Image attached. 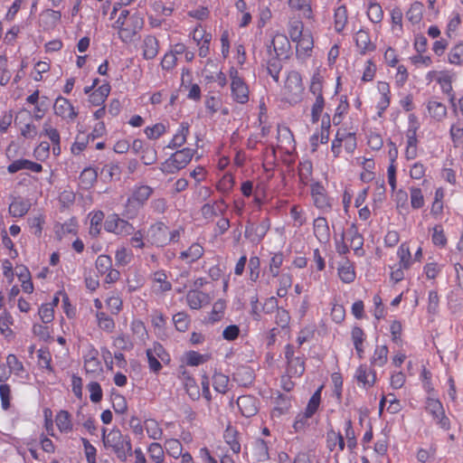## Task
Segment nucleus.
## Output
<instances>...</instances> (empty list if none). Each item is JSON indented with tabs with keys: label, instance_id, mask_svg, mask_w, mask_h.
<instances>
[{
	"label": "nucleus",
	"instance_id": "69168bd1",
	"mask_svg": "<svg viewBox=\"0 0 463 463\" xmlns=\"http://www.w3.org/2000/svg\"><path fill=\"white\" fill-rule=\"evenodd\" d=\"M101 175L109 180H112L113 178H119L120 167L114 164L107 165L102 168Z\"/></svg>",
	"mask_w": 463,
	"mask_h": 463
},
{
	"label": "nucleus",
	"instance_id": "7c9ffc66",
	"mask_svg": "<svg viewBox=\"0 0 463 463\" xmlns=\"http://www.w3.org/2000/svg\"><path fill=\"white\" fill-rule=\"evenodd\" d=\"M448 61L457 66L463 64V43H458L450 48L448 52Z\"/></svg>",
	"mask_w": 463,
	"mask_h": 463
},
{
	"label": "nucleus",
	"instance_id": "a18cd8bd",
	"mask_svg": "<svg viewBox=\"0 0 463 463\" xmlns=\"http://www.w3.org/2000/svg\"><path fill=\"white\" fill-rule=\"evenodd\" d=\"M367 15L371 22L374 24L380 23L383 18L382 6L377 3H371L367 10Z\"/></svg>",
	"mask_w": 463,
	"mask_h": 463
},
{
	"label": "nucleus",
	"instance_id": "603ef678",
	"mask_svg": "<svg viewBox=\"0 0 463 463\" xmlns=\"http://www.w3.org/2000/svg\"><path fill=\"white\" fill-rule=\"evenodd\" d=\"M104 219L102 212L95 213L90 219V234L96 237L100 232L101 223Z\"/></svg>",
	"mask_w": 463,
	"mask_h": 463
},
{
	"label": "nucleus",
	"instance_id": "b1692460",
	"mask_svg": "<svg viewBox=\"0 0 463 463\" xmlns=\"http://www.w3.org/2000/svg\"><path fill=\"white\" fill-rule=\"evenodd\" d=\"M207 300V296L201 291L191 290L186 295L187 304L193 309L201 308Z\"/></svg>",
	"mask_w": 463,
	"mask_h": 463
},
{
	"label": "nucleus",
	"instance_id": "4468645a",
	"mask_svg": "<svg viewBox=\"0 0 463 463\" xmlns=\"http://www.w3.org/2000/svg\"><path fill=\"white\" fill-rule=\"evenodd\" d=\"M233 99L239 103H245L249 99V90L241 79H236L231 83Z\"/></svg>",
	"mask_w": 463,
	"mask_h": 463
},
{
	"label": "nucleus",
	"instance_id": "79ce46f5",
	"mask_svg": "<svg viewBox=\"0 0 463 463\" xmlns=\"http://www.w3.org/2000/svg\"><path fill=\"white\" fill-rule=\"evenodd\" d=\"M426 411L430 413L433 418H439L444 412L442 403L434 398H428L426 402Z\"/></svg>",
	"mask_w": 463,
	"mask_h": 463
},
{
	"label": "nucleus",
	"instance_id": "5fc2aeb1",
	"mask_svg": "<svg viewBox=\"0 0 463 463\" xmlns=\"http://www.w3.org/2000/svg\"><path fill=\"white\" fill-rule=\"evenodd\" d=\"M397 255L400 259L398 264L401 265V267L410 268L411 256L410 249L405 243H402L399 247Z\"/></svg>",
	"mask_w": 463,
	"mask_h": 463
},
{
	"label": "nucleus",
	"instance_id": "58836bf2",
	"mask_svg": "<svg viewBox=\"0 0 463 463\" xmlns=\"http://www.w3.org/2000/svg\"><path fill=\"white\" fill-rule=\"evenodd\" d=\"M304 24L300 20H291L288 24V34L293 41L305 35Z\"/></svg>",
	"mask_w": 463,
	"mask_h": 463
},
{
	"label": "nucleus",
	"instance_id": "6e6552de",
	"mask_svg": "<svg viewBox=\"0 0 463 463\" xmlns=\"http://www.w3.org/2000/svg\"><path fill=\"white\" fill-rule=\"evenodd\" d=\"M53 110L55 115L66 120H74L78 116V112L75 110L69 99L63 97H58L56 99L53 105Z\"/></svg>",
	"mask_w": 463,
	"mask_h": 463
},
{
	"label": "nucleus",
	"instance_id": "0e129e2a",
	"mask_svg": "<svg viewBox=\"0 0 463 463\" xmlns=\"http://www.w3.org/2000/svg\"><path fill=\"white\" fill-rule=\"evenodd\" d=\"M165 132V127L163 124H156L153 127H147L145 129L146 137L150 139H156Z\"/></svg>",
	"mask_w": 463,
	"mask_h": 463
},
{
	"label": "nucleus",
	"instance_id": "37998d69",
	"mask_svg": "<svg viewBox=\"0 0 463 463\" xmlns=\"http://www.w3.org/2000/svg\"><path fill=\"white\" fill-rule=\"evenodd\" d=\"M165 448L166 452L173 458H179L182 455L183 446L178 439H170L165 440Z\"/></svg>",
	"mask_w": 463,
	"mask_h": 463
},
{
	"label": "nucleus",
	"instance_id": "e433bc0d",
	"mask_svg": "<svg viewBox=\"0 0 463 463\" xmlns=\"http://www.w3.org/2000/svg\"><path fill=\"white\" fill-rule=\"evenodd\" d=\"M185 363L190 366H197L210 359L208 354H201L195 351H189L184 354Z\"/></svg>",
	"mask_w": 463,
	"mask_h": 463
},
{
	"label": "nucleus",
	"instance_id": "4d7b16f0",
	"mask_svg": "<svg viewBox=\"0 0 463 463\" xmlns=\"http://www.w3.org/2000/svg\"><path fill=\"white\" fill-rule=\"evenodd\" d=\"M309 90L316 98L323 97L322 76L319 73H315L312 76Z\"/></svg>",
	"mask_w": 463,
	"mask_h": 463
},
{
	"label": "nucleus",
	"instance_id": "5701e85b",
	"mask_svg": "<svg viewBox=\"0 0 463 463\" xmlns=\"http://www.w3.org/2000/svg\"><path fill=\"white\" fill-rule=\"evenodd\" d=\"M388 354L387 345H376L374 353L370 359L371 366L383 367L388 361Z\"/></svg>",
	"mask_w": 463,
	"mask_h": 463
},
{
	"label": "nucleus",
	"instance_id": "c85d7f7f",
	"mask_svg": "<svg viewBox=\"0 0 463 463\" xmlns=\"http://www.w3.org/2000/svg\"><path fill=\"white\" fill-rule=\"evenodd\" d=\"M188 134L189 125L187 123H182L179 131L174 136L168 147L175 148L182 146L185 143Z\"/></svg>",
	"mask_w": 463,
	"mask_h": 463
},
{
	"label": "nucleus",
	"instance_id": "1a4fd4ad",
	"mask_svg": "<svg viewBox=\"0 0 463 463\" xmlns=\"http://www.w3.org/2000/svg\"><path fill=\"white\" fill-rule=\"evenodd\" d=\"M293 42L296 43V54L298 59L305 60L311 56L314 41L309 32H306L304 36Z\"/></svg>",
	"mask_w": 463,
	"mask_h": 463
},
{
	"label": "nucleus",
	"instance_id": "2f4dec72",
	"mask_svg": "<svg viewBox=\"0 0 463 463\" xmlns=\"http://www.w3.org/2000/svg\"><path fill=\"white\" fill-rule=\"evenodd\" d=\"M98 174L93 168H85L80 175V184L82 188H90L97 181Z\"/></svg>",
	"mask_w": 463,
	"mask_h": 463
},
{
	"label": "nucleus",
	"instance_id": "6ab92c4d",
	"mask_svg": "<svg viewBox=\"0 0 463 463\" xmlns=\"http://www.w3.org/2000/svg\"><path fill=\"white\" fill-rule=\"evenodd\" d=\"M274 408L271 412V416L279 417L282 414L287 413L291 407V399L288 395L279 393L274 401Z\"/></svg>",
	"mask_w": 463,
	"mask_h": 463
},
{
	"label": "nucleus",
	"instance_id": "a211bd4d",
	"mask_svg": "<svg viewBox=\"0 0 463 463\" xmlns=\"http://www.w3.org/2000/svg\"><path fill=\"white\" fill-rule=\"evenodd\" d=\"M237 404L245 417H251L258 411L257 402L251 396L239 397Z\"/></svg>",
	"mask_w": 463,
	"mask_h": 463
},
{
	"label": "nucleus",
	"instance_id": "a19ab883",
	"mask_svg": "<svg viewBox=\"0 0 463 463\" xmlns=\"http://www.w3.org/2000/svg\"><path fill=\"white\" fill-rule=\"evenodd\" d=\"M153 281L157 284V291L165 292L171 289V283L167 280V276L163 271L155 272L153 275Z\"/></svg>",
	"mask_w": 463,
	"mask_h": 463
},
{
	"label": "nucleus",
	"instance_id": "9b49d317",
	"mask_svg": "<svg viewBox=\"0 0 463 463\" xmlns=\"http://www.w3.org/2000/svg\"><path fill=\"white\" fill-rule=\"evenodd\" d=\"M152 188L148 185H141L137 187L132 194V196L128 200V205L139 207L151 196Z\"/></svg>",
	"mask_w": 463,
	"mask_h": 463
},
{
	"label": "nucleus",
	"instance_id": "4c0bfd02",
	"mask_svg": "<svg viewBox=\"0 0 463 463\" xmlns=\"http://www.w3.org/2000/svg\"><path fill=\"white\" fill-rule=\"evenodd\" d=\"M411 205L413 209H420L424 206V195L420 188L412 186L410 188Z\"/></svg>",
	"mask_w": 463,
	"mask_h": 463
},
{
	"label": "nucleus",
	"instance_id": "864d4df0",
	"mask_svg": "<svg viewBox=\"0 0 463 463\" xmlns=\"http://www.w3.org/2000/svg\"><path fill=\"white\" fill-rule=\"evenodd\" d=\"M314 205L323 211V212H329L332 208V203L330 201V198L327 196V194H318L317 196H315L312 198Z\"/></svg>",
	"mask_w": 463,
	"mask_h": 463
},
{
	"label": "nucleus",
	"instance_id": "09e8293b",
	"mask_svg": "<svg viewBox=\"0 0 463 463\" xmlns=\"http://www.w3.org/2000/svg\"><path fill=\"white\" fill-rule=\"evenodd\" d=\"M145 428L148 436L153 439H160L163 434L161 428L155 420H146Z\"/></svg>",
	"mask_w": 463,
	"mask_h": 463
},
{
	"label": "nucleus",
	"instance_id": "f257e3e1",
	"mask_svg": "<svg viewBox=\"0 0 463 463\" xmlns=\"http://www.w3.org/2000/svg\"><path fill=\"white\" fill-rule=\"evenodd\" d=\"M143 24V18L137 12L132 13L129 10L122 9L113 27L118 30V34L124 43H131L135 41Z\"/></svg>",
	"mask_w": 463,
	"mask_h": 463
},
{
	"label": "nucleus",
	"instance_id": "72a5a7b5",
	"mask_svg": "<svg viewBox=\"0 0 463 463\" xmlns=\"http://www.w3.org/2000/svg\"><path fill=\"white\" fill-rule=\"evenodd\" d=\"M237 434L238 432L235 429L228 426L223 435L226 443L234 453H239L241 450V445L237 440Z\"/></svg>",
	"mask_w": 463,
	"mask_h": 463
},
{
	"label": "nucleus",
	"instance_id": "bf43d9fd",
	"mask_svg": "<svg viewBox=\"0 0 463 463\" xmlns=\"http://www.w3.org/2000/svg\"><path fill=\"white\" fill-rule=\"evenodd\" d=\"M96 268L100 274H106L112 268V260L108 255H99L96 260Z\"/></svg>",
	"mask_w": 463,
	"mask_h": 463
},
{
	"label": "nucleus",
	"instance_id": "f03ea898",
	"mask_svg": "<svg viewBox=\"0 0 463 463\" xmlns=\"http://www.w3.org/2000/svg\"><path fill=\"white\" fill-rule=\"evenodd\" d=\"M102 439L106 448H110L121 461H126L132 455L130 438L124 436L118 429H113L108 434L102 430Z\"/></svg>",
	"mask_w": 463,
	"mask_h": 463
},
{
	"label": "nucleus",
	"instance_id": "393cba45",
	"mask_svg": "<svg viewBox=\"0 0 463 463\" xmlns=\"http://www.w3.org/2000/svg\"><path fill=\"white\" fill-rule=\"evenodd\" d=\"M449 136L454 147L463 145V121L458 119L450 126Z\"/></svg>",
	"mask_w": 463,
	"mask_h": 463
},
{
	"label": "nucleus",
	"instance_id": "c756f323",
	"mask_svg": "<svg viewBox=\"0 0 463 463\" xmlns=\"http://www.w3.org/2000/svg\"><path fill=\"white\" fill-rule=\"evenodd\" d=\"M203 254V248L198 243H194L187 250L181 252L180 258L182 260H186L189 262H194L200 259Z\"/></svg>",
	"mask_w": 463,
	"mask_h": 463
},
{
	"label": "nucleus",
	"instance_id": "ea45409f",
	"mask_svg": "<svg viewBox=\"0 0 463 463\" xmlns=\"http://www.w3.org/2000/svg\"><path fill=\"white\" fill-rule=\"evenodd\" d=\"M173 322L176 330L180 332H185L189 328L190 318L185 312H178L177 314L174 315Z\"/></svg>",
	"mask_w": 463,
	"mask_h": 463
},
{
	"label": "nucleus",
	"instance_id": "20e7f679",
	"mask_svg": "<svg viewBox=\"0 0 463 463\" xmlns=\"http://www.w3.org/2000/svg\"><path fill=\"white\" fill-rule=\"evenodd\" d=\"M304 87L302 79L298 71H292L288 74L285 82V95L290 102H298L301 99Z\"/></svg>",
	"mask_w": 463,
	"mask_h": 463
},
{
	"label": "nucleus",
	"instance_id": "2eb2a0df",
	"mask_svg": "<svg viewBox=\"0 0 463 463\" xmlns=\"http://www.w3.org/2000/svg\"><path fill=\"white\" fill-rule=\"evenodd\" d=\"M143 57L146 60L154 59L159 50V43L155 36L147 35L145 37L142 43Z\"/></svg>",
	"mask_w": 463,
	"mask_h": 463
},
{
	"label": "nucleus",
	"instance_id": "cd10ccee",
	"mask_svg": "<svg viewBox=\"0 0 463 463\" xmlns=\"http://www.w3.org/2000/svg\"><path fill=\"white\" fill-rule=\"evenodd\" d=\"M288 3L291 9L300 11L303 17L313 18L312 9L307 0H288Z\"/></svg>",
	"mask_w": 463,
	"mask_h": 463
},
{
	"label": "nucleus",
	"instance_id": "dca6fc26",
	"mask_svg": "<svg viewBox=\"0 0 463 463\" xmlns=\"http://www.w3.org/2000/svg\"><path fill=\"white\" fill-rule=\"evenodd\" d=\"M355 378L364 387H371L376 382V373L373 370H368L365 364H362L356 369Z\"/></svg>",
	"mask_w": 463,
	"mask_h": 463
},
{
	"label": "nucleus",
	"instance_id": "680f3d73",
	"mask_svg": "<svg viewBox=\"0 0 463 463\" xmlns=\"http://www.w3.org/2000/svg\"><path fill=\"white\" fill-rule=\"evenodd\" d=\"M43 134L49 137V139L52 142L53 145H60V134L58 130L52 127L49 122H45L43 128Z\"/></svg>",
	"mask_w": 463,
	"mask_h": 463
},
{
	"label": "nucleus",
	"instance_id": "3c124183",
	"mask_svg": "<svg viewBox=\"0 0 463 463\" xmlns=\"http://www.w3.org/2000/svg\"><path fill=\"white\" fill-rule=\"evenodd\" d=\"M97 319L99 328L107 332H112L115 328L114 320L104 312L97 313Z\"/></svg>",
	"mask_w": 463,
	"mask_h": 463
},
{
	"label": "nucleus",
	"instance_id": "052dcab7",
	"mask_svg": "<svg viewBox=\"0 0 463 463\" xmlns=\"http://www.w3.org/2000/svg\"><path fill=\"white\" fill-rule=\"evenodd\" d=\"M432 242L439 247H445L447 244V238L444 234V231L440 225H436L433 228L431 235Z\"/></svg>",
	"mask_w": 463,
	"mask_h": 463
},
{
	"label": "nucleus",
	"instance_id": "423d86ee",
	"mask_svg": "<svg viewBox=\"0 0 463 463\" xmlns=\"http://www.w3.org/2000/svg\"><path fill=\"white\" fill-rule=\"evenodd\" d=\"M146 238L151 244L162 247L169 242L168 227L164 222H158L149 227Z\"/></svg>",
	"mask_w": 463,
	"mask_h": 463
},
{
	"label": "nucleus",
	"instance_id": "8fccbe9b",
	"mask_svg": "<svg viewBox=\"0 0 463 463\" xmlns=\"http://www.w3.org/2000/svg\"><path fill=\"white\" fill-rule=\"evenodd\" d=\"M282 58H276L271 59L268 62L267 71L269 74L273 78V80L278 82L279 79V72L282 68L281 60Z\"/></svg>",
	"mask_w": 463,
	"mask_h": 463
},
{
	"label": "nucleus",
	"instance_id": "de8ad7c7",
	"mask_svg": "<svg viewBox=\"0 0 463 463\" xmlns=\"http://www.w3.org/2000/svg\"><path fill=\"white\" fill-rule=\"evenodd\" d=\"M312 164L309 161L300 163L298 167V175L302 184H307L312 176Z\"/></svg>",
	"mask_w": 463,
	"mask_h": 463
},
{
	"label": "nucleus",
	"instance_id": "f3484780",
	"mask_svg": "<svg viewBox=\"0 0 463 463\" xmlns=\"http://www.w3.org/2000/svg\"><path fill=\"white\" fill-rule=\"evenodd\" d=\"M278 148L286 152L294 149L293 135L286 127L278 129Z\"/></svg>",
	"mask_w": 463,
	"mask_h": 463
},
{
	"label": "nucleus",
	"instance_id": "bb28decb",
	"mask_svg": "<svg viewBox=\"0 0 463 463\" xmlns=\"http://www.w3.org/2000/svg\"><path fill=\"white\" fill-rule=\"evenodd\" d=\"M338 275L340 279L345 283H351L355 279V272L353 265L349 260H345L338 268Z\"/></svg>",
	"mask_w": 463,
	"mask_h": 463
},
{
	"label": "nucleus",
	"instance_id": "4be33fe9",
	"mask_svg": "<svg viewBox=\"0 0 463 463\" xmlns=\"http://www.w3.org/2000/svg\"><path fill=\"white\" fill-rule=\"evenodd\" d=\"M348 22V14L345 5H340L335 10L334 27L337 33H342Z\"/></svg>",
	"mask_w": 463,
	"mask_h": 463
},
{
	"label": "nucleus",
	"instance_id": "7ed1b4c3",
	"mask_svg": "<svg viewBox=\"0 0 463 463\" xmlns=\"http://www.w3.org/2000/svg\"><path fill=\"white\" fill-rule=\"evenodd\" d=\"M194 150L184 148L174 153L160 166V170L165 174H174L184 168L192 160Z\"/></svg>",
	"mask_w": 463,
	"mask_h": 463
},
{
	"label": "nucleus",
	"instance_id": "a878e982",
	"mask_svg": "<svg viewBox=\"0 0 463 463\" xmlns=\"http://www.w3.org/2000/svg\"><path fill=\"white\" fill-rule=\"evenodd\" d=\"M423 9H424V6L420 2H419V1L413 2L411 5L409 10L406 12L407 19L411 24H419L422 19Z\"/></svg>",
	"mask_w": 463,
	"mask_h": 463
},
{
	"label": "nucleus",
	"instance_id": "6e6d98bb",
	"mask_svg": "<svg viewBox=\"0 0 463 463\" xmlns=\"http://www.w3.org/2000/svg\"><path fill=\"white\" fill-rule=\"evenodd\" d=\"M229 378L222 373H215L213 375V387L221 393H225L228 391Z\"/></svg>",
	"mask_w": 463,
	"mask_h": 463
},
{
	"label": "nucleus",
	"instance_id": "e2e57ef3",
	"mask_svg": "<svg viewBox=\"0 0 463 463\" xmlns=\"http://www.w3.org/2000/svg\"><path fill=\"white\" fill-rule=\"evenodd\" d=\"M420 128V123L414 114L409 116V127L406 131V138H417V131Z\"/></svg>",
	"mask_w": 463,
	"mask_h": 463
},
{
	"label": "nucleus",
	"instance_id": "aec40b11",
	"mask_svg": "<svg viewBox=\"0 0 463 463\" xmlns=\"http://www.w3.org/2000/svg\"><path fill=\"white\" fill-rule=\"evenodd\" d=\"M427 109L430 116L438 122L442 121L447 117V107L439 101L430 100L427 103Z\"/></svg>",
	"mask_w": 463,
	"mask_h": 463
},
{
	"label": "nucleus",
	"instance_id": "0eeeda50",
	"mask_svg": "<svg viewBox=\"0 0 463 463\" xmlns=\"http://www.w3.org/2000/svg\"><path fill=\"white\" fill-rule=\"evenodd\" d=\"M267 48L269 54L273 52L278 58L286 59L290 52V43L285 34L276 33Z\"/></svg>",
	"mask_w": 463,
	"mask_h": 463
},
{
	"label": "nucleus",
	"instance_id": "c03bdc74",
	"mask_svg": "<svg viewBox=\"0 0 463 463\" xmlns=\"http://www.w3.org/2000/svg\"><path fill=\"white\" fill-rule=\"evenodd\" d=\"M321 389L322 387L316 391L309 399L305 411V413H307V416L312 417L317 411L321 402Z\"/></svg>",
	"mask_w": 463,
	"mask_h": 463
},
{
	"label": "nucleus",
	"instance_id": "412c9836",
	"mask_svg": "<svg viewBox=\"0 0 463 463\" xmlns=\"http://www.w3.org/2000/svg\"><path fill=\"white\" fill-rule=\"evenodd\" d=\"M182 380L188 396L193 401H198L201 397V392L195 380L192 378L190 375L186 374L185 372L183 373Z\"/></svg>",
	"mask_w": 463,
	"mask_h": 463
},
{
	"label": "nucleus",
	"instance_id": "473e14b6",
	"mask_svg": "<svg viewBox=\"0 0 463 463\" xmlns=\"http://www.w3.org/2000/svg\"><path fill=\"white\" fill-rule=\"evenodd\" d=\"M30 203L22 200H14L9 205V213L14 217H22L28 213Z\"/></svg>",
	"mask_w": 463,
	"mask_h": 463
},
{
	"label": "nucleus",
	"instance_id": "f704fd0d",
	"mask_svg": "<svg viewBox=\"0 0 463 463\" xmlns=\"http://www.w3.org/2000/svg\"><path fill=\"white\" fill-rule=\"evenodd\" d=\"M56 425L61 432H69L72 429L71 417L68 411H61L56 415Z\"/></svg>",
	"mask_w": 463,
	"mask_h": 463
},
{
	"label": "nucleus",
	"instance_id": "ddd939ff",
	"mask_svg": "<svg viewBox=\"0 0 463 463\" xmlns=\"http://www.w3.org/2000/svg\"><path fill=\"white\" fill-rule=\"evenodd\" d=\"M314 233L317 239L323 243H326L330 239V230L328 222L324 217H317L314 220Z\"/></svg>",
	"mask_w": 463,
	"mask_h": 463
},
{
	"label": "nucleus",
	"instance_id": "49530a36",
	"mask_svg": "<svg viewBox=\"0 0 463 463\" xmlns=\"http://www.w3.org/2000/svg\"><path fill=\"white\" fill-rule=\"evenodd\" d=\"M325 109L324 97H317L311 109V121L316 124L319 121L321 114Z\"/></svg>",
	"mask_w": 463,
	"mask_h": 463
},
{
	"label": "nucleus",
	"instance_id": "f8f14e48",
	"mask_svg": "<svg viewBox=\"0 0 463 463\" xmlns=\"http://www.w3.org/2000/svg\"><path fill=\"white\" fill-rule=\"evenodd\" d=\"M354 41L361 54H365L375 49V45L371 42L369 33L365 30H359L354 35Z\"/></svg>",
	"mask_w": 463,
	"mask_h": 463
},
{
	"label": "nucleus",
	"instance_id": "c9c22d12",
	"mask_svg": "<svg viewBox=\"0 0 463 463\" xmlns=\"http://www.w3.org/2000/svg\"><path fill=\"white\" fill-rule=\"evenodd\" d=\"M288 372L293 375L301 376L305 372L304 359L299 356H294L288 361Z\"/></svg>",
	"mask_w": 463,
	"mask_h": 463
},
{
	"label": "nucleus",
	"instance_id": "9d476101",
	"mask_svg": "<svg viewBox=\"0 0 463 463\" xmlns=\"http://www.w3.org/2000/svg\"><path fill=\"white\" fill-rule=\"evenodd\" d=\"M347 240L350 241V246L354 250V253L358 256H363L364 250H363L364 246V237L358 232V228L354 223L348 228L347 232Z\"/></svg>",
	"mask_w": 463,
	"mask_h": 463
},
{
	"label": "nucleus",
	"instance_id": "774afa93",
	"mask_svg": "<svg viewBox=\"0 0 463 463\" xmlns=\"http://www.w3.org/2000/svg\"><path fill=\"white\" fill-rule=\"evenodd\" d=\"M156 150L150 146H148L147 148H146V150L141 155V160L146 165H153L154 163L156 162Z\"/></svg>",
	"mask_w": 463,
	"mask_h": 463
},
{
	"label": "nucleus",
	"instance_id": "338daca9",
	"mask_svg": "<svg viewBox=\"0 0 463 463\" xmlns=\"http://www.w3.org/2000/svg\"><path fill=\"white\" fill-rule=\"evenodd\" d=\"M291 218L294 220L295 225L302 226L306 222L304 211L298 205H293L290 209Z\"/></svg>",
	"mask_w": 463,
	"mask_h": 463
},
{
	"label": "nucleus",
	"instance_id": "39448f33",
	"mask_svg": "<svg viewBox=\"0 0 463 463\" xmlns=\"http://www.w3.org/2000/svg\"><path fill=\"white\" fill-rule=\"evenodd\" d=\"M104 227L107 232L121 236L130 235L135 231L132 224L117 214L109 215L105 221Z\"/></svg>",
	"mask_w": 463,
	"mask_h": 463
},
{
	"label": "nucleus",
	"instance_id": "13d9d810",
	"mask_svg": "<svg viewBox=\"0 0 463 463\" xmlns=\"http://www.w3.org/2000/svg\"><path fill=\"white\" fill-rule=\"evenodd\" d=\"M149 457L156 463H162L164 461V449L159 443H152L148 447Z\"/></svg>",
	"mask_w": 463,
	"mask_h": 463
}]
</instances>
